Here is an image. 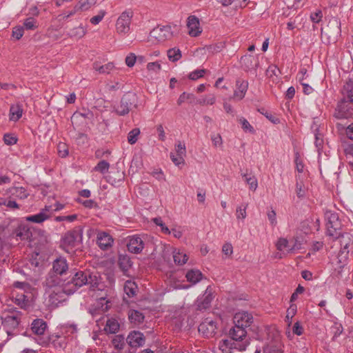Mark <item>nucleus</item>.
I'll return each instance as SVG.
<instances>
[{
  "instance_id": "f257e3e1",
  "label": "nucleus",
  "mask_w": 353,
  "mask_h": 353,
  "mask_svg": "<svg viewBox=\"0 0 353 353\" xmlns=\"http://www.w3.org/2000/svg\"><path fill=\"white\" fill-rule=\"evenodd\" d=\"M52 269L54 274H50L46 279L45 282V296H48L49 301L52 304H57L59 301L57 297L62 289L61 288V281L58 275H62L65 273L68 269V265L65 259L59 257L54 261Z\"/></svg>"
},
{
  "instance_id": "f03ea898",
  "label": "nucleus",
  "mask_w": 353,
  "mask_h": 353,
  "mask_svg": "<svg viewBox=\"0 0 353 353\" xmlns=\"http://www.w3.org/2000/svg\"><path fill=\"white\" fill-rule=\"evenodd\" d=\"M100 280L101 278L97 272L90 273L89 271H79L74 275L71 281L67 283V285L62 289V291L65 293L72 294L77 289L86 284L90 285L93 288H97Z\"/></svg>"
},
{
  "instance_id": "7ed1b4c3",
  "label": "nucleus",
  "mask_w": 353,
  "mask_h": 353,
  "mask_svg": "<svg viewBox=\"0 0 353 353\" xmlns=\"http://www.w3.org/2000/svg\"><path fill=\"white\" fill-rule=\"evenodd\" d=\"M176 30V26H158L150 32V40L157 43H162L170 40L177 34Z\"/></svg>"
},
{
  "instance_id": "20e7f679",
  "label": "nucleus",
  "mask_w": 353,
  "mask_h": 353,
  "mask_svg": "<svg viewBox=\"0 0 353 353\" xmlns=\"http://www.w3.org/2000/svg\"><path fill=\"white\" fill-rule=\"evenodd\" d=\"M303 239L299 236H293L290 240L286 238H279L276 243L279 251L286 254H294L303 248Z\"/></svg>"
},
{
  "instance_id": "39448f33",
  "label": "nucleus",
  "mask_w": 353,
  "mask_h": 353,
  "mask_svg": "<svg viewBox=\"0 0 353 353\" xmlns=\"http://www.w3.org/2000/svg\"><path fill=\"white\" fill-rule=\"evenodd\" d=\"M248 344L242 341H234L230 338L221 339L218 343L216 353H240L246 350Z\"/></svg>"
},
{
  "instance_id": "423d86ee",
  "label": "nucleus",
  "mask_w": 353,
  "mask_h": 353,
  "mask_svg": "<svg viewBox=\"0 0 353 353\" xmlns=\"http://www.w3.org/2000/svg\"><path fill=\"white\" fill-rule=\"evenodd\" d=\"M20 316L21 314L18 311H12L3 314L2 325L8 336H12L17 334Z\"/></svg>"
},
{
  "instance_id": "0eeeda50",
  "label": "nucleus",
  "mask_w": 353,
  "mask_h": 353,
  "mask_svg": "<svg viewBox=\"0 0 353 353\" xmlns=\"http://www.w3.org/2000/svg\"><path fill=\"white\" fill-rule=\"evenodd\" d=\"M325 219L326 221L327 234L334 238H338L341 234L340 230L341 226L338 214L331 210H326Z\"/></svg>"
},
{
  "instance_id": "6e6552de",
  "label": "nucleus",
  "mask_w": 353,
  "mask_h": 353,
  "mask_svg": "<svg viewBox=\"0 0 353 353\" xmlns=\"http://www.w3.org/2000/svg\"><path fill=\"white\" fill-rule=\"evenodd\" d=\"M82 230H74L66 232L62 239V246L66 252H70L69 249L74 248L82 241Z\"/></svg>"
},
{
  "instance_id": "1a4fd4ad",
  "label": "nucleus",
  "mask_w": 353,
  "mask_h": 353,
  "mask_svg": "<svg viewBox=\"0 0 353 353\" xmlns=\"http://www.w3.org/2000/svg\"><path fill=\"white\" fill-rule=\"evenodd\" d=\"M132 16L133 13L130 10H125L120 14L115 24L118 34L125 35L130 32Z\"/></svg>"
},
{
  "instance_id": "9d476101",
  "label": "nucleus",
  "mask_w": 353,
  "mask_h": 353,
  "mask_svg": "<svg viewBox=\"0 0 353 353\" xmlns=\"http://www.w3.org/2000/svg\"><path fill=\"white\" fill-rule=\"evenodd\" d=\"M214 291L210 285L208 286L204 293L200 295L195 301V307L197 310L203 311L210 307L214 299Z\"/></svg>"
},
{
  "instance_id": "9b49d317",
  "label": "nucleus",
  "mask_w": 353,
  "mask_h": 353,
  "mask_svg": "<svg viewBox=\"0 0 353 353\" xmlns=\"http://www.w3.org/2000/svg\"><path fill=\"white\" fill-rule=\"evenodd\" d=\"M31 236L28 225L23 220H18L15 228L12 230L11 236L17 241L28 240Z\"/></svg>"
},
{
  "instance_id": "f8f14e48",
  "label": "nucleus",
  "mask_w": 353,
  "mask_h": 353,
  "mask_svg": "<svg viewBox=\"0 0 353 353\" xmlns=\"http://www.w3.org/2000/svg\"><path fill=\"white\" fill-rule=\"evenodd\" d=\"M136 97L133 94H128L123 97L120 103L114 107V111L120 116H124L129 113L131 107L135 102Z\"/></svg>"
},
{
  "instance_id": "ddd939ff",
  "label": "nucleus",
  "mask_w": 353,
  "mask_h": 353,
  "mask_svg": "<svg viewBox=\"0 0 353 353\" xmlns=\"http://www.w3.org/2000/svg\"><path fill=\"white\" fill-rule=\"evenodd\" d=\"M52 215V211L51 206L46 205L44 208H42L39 213L26 216V221L32 222L35 223H42L45 221L49 219Z\"/></svg>"
},
{
  "instance_id": "4468645a",
  "label": "nucleus",
  "mask_w": 353,
  "mask_h": 353,
  "mask_svg": "<svg viewBox=\"0 0 353 353\" xmlns=\"http://www.w3.org/2000/svg\"><path fill=\"white\" fill-rule=\"evenodd\" d=\"M216 329V323L210 318L205 319L199 326V332L206 337L212 336Z\"/></svg>"
},
{
  "instance_id": "2eb2a0df",
  "label": "nucleus",
  "mask_w": 353,
  "mask_h": 353,
  "mask_svg": "<svg viewBox=\"0 0 353 353\" xmlns=\"http://www.w3.org/2000/svg\"><path fill=\"white\" fill-rule=\"evenodd\" d=\"M233 320L235 325L246 328L252 324L253 316L248 312L241 311L234 314Z\"/></svg>"
},
{
  "instance_id": "dca6fc26",
  "label": "nucleus",
  "mask_w": 353,
  "mask_h": 353,
  "mask_svg": "<svg viewBox=\"0 0 353 353\" xmlns=\"http://www.w3.org/2000/svg\"><path fill=\"white\" fill-rule=\"evenodd\" d=\"M144 248V241L143 237L134 235L129 237L128 243V250L134 254L140 253Z\"/></svg>"
},
{
  "instance_id": "f3484780",
  "label": "nucleus",
  "mask_w": 353,
  "mask_h": 353,
  "mask_svg": "<svg viewBox=\"0 0 353 353\" xmlns=\"http://www.w3.org/2000/svg\"><path fill=\"white\" fill-rule=\"evenodd\" d=\"M188 34L191 37H198L202 32L199 20L195 16H190L187 19Z\"/></svg>"
},
{
  "instance_id": "a211bd4d",
  "label": "nucleus",
  "mask_w": 353,
  "mask_h": 353,
  "mask_svg": "<svg viewBox=\"0 0 353 353\" xmlns=\"http://www.w3.org/2000/svg\"><path fill=\"white\" fill-rule=\"evenodd\" d=\"M34 296V292H21L17 293L14 298V303L22 309H27L31 303Z\"/></svg>"
},
{
  "instance_id": "6ab92c4d",
  "label": "nucleus",
  "mask_w": 353,
  "mask_h": 353,
  "mask_svg": "<svg viewBox=\"0 0 353 353\" xmlns=\"http://www.w3.org/2000/svg\"><path fill=\"white\" fill-rule=\"evenodd\" d=\"M39 343L43 346L52 343L54 347L63 348L65 346V340L57 334H53L46 339H40Z\"/></svg>"
},
{
  "instance_id": "aec40b11",
  "label": "nucleus",
  "mask_w": 353,
  "mask_h": 353,
  "mask_svg": "<svg viewBox=\"0 0 353 353\" xmlns=\"http://www.w3.org/2000/svg\"><path fill=\"white\" fill-rule=\"evenodd\" d=\"M112 237L105 232H98L97 243L99 247L102 250H107L112 245Z\"/></svg>"
},
{
  "instance_id": "412c9836",
  "label": "nucleus",
  "mask_w": 353,
  "mask_h": 353,
  "mask_svg": "<svg viewBox=\"0 0 353 353\" xmlns=\"http://www.w3.org/2000/svg\"><path fill=\"white\" fill-rule=\"evenodd\" d=\"M248 88V82L243 79H237L236 81V90L234 92L232 98L236 100H241L244 98Z\"/></svg>"
},
{
  "instance_id": "4be33fe9",
  "label": "nucleus",
  "mask_w": 353,
  "mask_h": 353,
  "mask_svg": "<svg viewBox=\"0 0 353 353\" xmlns=\"http://www.w3.org/2000/svg\"><path fill=\"white\" fill-rule=\"evenodd\" d=\"M127 341L131 347H137L142 346L144 344L145 338L143 334L140 332L134 331L128 335Z\"/></svg>"
},
{
  "instance_id": "5701e85b",
  "label": "nucleus",
  "mask_w": 353,
  "mask_h": 353,
  "mask_svg": "<svg viewBox=\"0 0 353 353\" xmlns=\"http://www.w3.org/2000/svg\"><path fill=\"white\" fill-rule=\"evenodd\" d=\"M241 63L247 70H256L259 65L258 58L250 54L243 56L241 59Z\"/></svg>"
},
{
  "instance_id": "b1692460",
  "label": "nucleus",
  "mask_w": 353,
  "mask_h": 353,
  "mask_svg": "<svg viewBox=\"0 0 353 353\" xmlns=\"http://www.w3.org/2000/svg\"><path fill=\"white\" fill-rule=\"evenodd\" d=\"M350 239L345 240L343 236L341 240V250L339 252L338 258L339 263H344L347 259L349 254Z\"/></svg>"
},
{
  "instance_id": "393cba45",
  "label": "nucleus",
  "mask_w": 353,
  "mask_h": 353,
  "mask_svg": "<svg viewBox=\"0 0 353 353\" xmlns=\"http://www.w3.org/2000/svg\"><path fill=\"white\" fill-rule=\"evenodd\" d=\"M230 339H233L234 341H241L246 336V331L245 327L235 325L230 330Z\"/></svg>"
},
{
  "instance_id": "a878e982",
  "label": "nucleus",
  "mask_w": 353,
  "mask_h": 353,
  "mask_svg": "<svg viewBox=\"0 0 353 353\" xmlns=\"http://www.w3.org/2000/svg\"><path fill=\"white\" fill-rule=\"evenodd\" d=\"M172 252L175 264L182 265L187 263L188 256L183 250L174 248Z\"/></svg>"
},
{
  "instance_id": "bb28decb",
  "label": "nucleus",
  "mask_w": 353,
  "mask_h": 353,
  "mask_svg": "<svg viewBox=\"0 0 353 353\" xmlns=\"http://www.w3.org/2000/svg\"><path fill=\"white\" fill-rule=\"evenodd\" d=\"M351 115V112L349 111L346 102H341L338 105L334 112V116L337 119H345L347 118Z\"/></svg>"
},
{
  "instance_id": "cd10ccee",
  "label": "nucleus",
  "mask_w": 353,
  "mask_h": 353,
  "mask_svg": "<svg viewBox=\"0 0 353 353\" xmlns=\"http://www.w3.org/2000/svg\"><path fill=\"white\" fill-rule=\"evenodd\" d=\"M23 114L22 105L19 103L13 104L10 108V120L17 121Z\"/></svg>"
},
{
  "instance_id": "c85d7f7f",
  "label": "nucleus",
  "mask_w": 353,
  "mask_h": 353,
  "mask_svg": "<svg viewBox=\"0 0 353 353\" xmlns=\"http://www.w3.org/2000/svg\"><path fill=\"white\" fill-rule=\"evenodd\" d=\"M47 327L46 323L42 319H34L32 323V330L37 335H42Z\"/></svg>"
},
{
  "instance_id": "c756f323",
  "label": "nucleus",
  "mask_w": 353,
  "mask_h": 353,
  "mask_svg": "<svg viewBox=\"0 0 353 353\" xmlns=\"http://www.w3.org/2000/svg\"><path fill=\"white\" fill-rule=\"evenodd\" d=\"M8 192L19 199H25L28 198L30 194L28 190L23 187H12L8 190Z\"/></svg>"
},
{
  "instance_id": "7c9ffc66",
  "label": "nucleus",
  "mask_w": 353,
  "mask_h": 353,
  "mask_svg": "<svg viewBox=\"0 0 353 353\" xmlns=\"http://www.w3.org/2000/svg\"><path fill=\"white\" fill-rule=\"evenodd\" d=\"M242 177L245 183L248 185L249 189L253 192L256 191L258 188V181L256 176L252 174L242 173Z\"/></svg>"
},
{
  "instance_id": "2f4dec72",
  "label": "nucleus",
  "mask_w": 353,
  "mask_h": 353,
  "mask_svg": "<svg viewBox=\"0 0 353 353\" xmlns=\"http://www.w3.org/2000/svg\"><path fill=\"white\" fill-rule=\"evenodd\" d=\"M185 277L188 281L196 284L202 279L203 274L199 270H190L186 273Z\"/></svg>"
},
{
  "instance_id": "473e14b6",
  "label": "nucleus",
  "mask_w": 353,
  "mask_h": 353,
  "mask_svg": "<svg viewBox=\"0 0 353 353\" xmlns=\"http://www.w3.org/2000/svg\"><path fill=\"white\" fill-rule=\"evenodd\" d=\"M97 0H79L74 6L77 12L86 11L97 3Z\"/></svg>"
},
{
  "instance_id": "72a5a7b5",
  "label": "nucleus",
  "mask_w": 353,
  "mask_h": 353,
  "mask_svg": "<svg viewBox=\"0 0 353 353\" xmlns=\"http://www.w3.org/2000/svg\"><path fill=\"white\" fill-rule=\"evenodd\" d=\"M124 291L126 295H128V297H133L137 291V284L131 281H127L125 283L124 285Z\"/></svg>"
},
{
  "instance_id": "f704fd0d",
  "label": "nucleus",
  "mask_w": 353,
  "mask_h": 353,
  "mask_svg": "<svg viewBox=\"0 0 353 353\" xmlns=\"http://www.w3.org/2000/svg\"><path fill=\"white\" fill-rule=\"evenodd\" d=\"M128 317L131 323L139 324L143 322L144 316L137 310H131L129 312Z\"/></svg>"
},
{
  "instance_id": "c9c22d12",
  "label": "nucleus",
  "mask_w": 353,
  "mask_h": 353,
  "mask_svg": "<svg viewBox=\"0 0 353 353\" xmlns=\"http://www.w3.org/2000/svg\"><path fill=\"white\" fill-rule=\"evenodd\" d=\"M216 102V96L214 94H209L203 96L196 101V103L202 105H212Z\"/></svg>"
},
{
  "instance_id": "e433bc0d",
  "label": "nucleus",
  "mask_w": 353,
  "mask_h": 353,
  "mask_svg": "<svg viewBox=\"0 0 353 353\" xmlns=\"http://www.w3.org/2000/svg\"><path fill=\"white\" fill-rule=\"evenodd\" d=\"M12 286L18 290L22 291V292H32L34 289L27 282L22 281H14Z\"/></svg>"
},
{
  "instance_id": "4c0bfd02",
  "label": "nucleus",
  "mask_w": 353,
  "mask_h": 353,
  "mask_svg": "<svg viewBox=\"0 0 353 353\" xmlns=\"http://www.w3.org/2000/svg\"><path fill=\"white\" fill-rule=\"evenodd\" d=\"M119 329V324L114 319H110L107 321L105 330L106 332L114 334Z\"/></svg>"
},
{
  "instance_id": "58836bf2",
  "label": "nucleus",
  "mask_w": 353,
  "mask_h": 353,
  "mask_svg": "<svg viewBox=\"0 0 353 353\" xmlns=\"http://www.w3.org/2000/svg\"><path fill=\"white\" fill-rule=\"evenodd\" d=\"M114 68L112 63H108L103 65H99V63H94L93 64V68L101 74H108Z\"/></svg>"
},
{
  "instance_id": "ea45409f",
  "label": "nucleus",
  "mask_w": 353,
  "mask_h": 353,
  "mask_svg": "<svg viewBox=\"0 0 353 353\" xmlns=\"http://www.w3.org/2000/svg\"><path fill=\"white\" fill-rule=\"evenodd\" d=\"M195 96L191 93L183 92L177 100L178 105H181L185 102L194 103L195 101Z\"/></svg>"
},
{
  "instance_id": "a19ab883",
  "label": "nucleus",
  "mask_w": 353,
  "mask_h": 353,
  "mask_svg": "<svg viewBox=\"0 0 353 353\" xmlns=\"http://www.w3.org/2000/svg\"><path fill=\"white\" fill-rule=\"evenodd\" d=\"M87 30L83 25L73 28L70 33V35L77 39L82 38L86 33Z\"/></svg>"
},
{
  "instance_id": "79ce46f5",
  "label": "nucleus",
  "mask_w": 353,
  "mask_h": 353,
  "mask_svg": "<svg viewBox=\"0 0 353 353\" xmlns=\"http://www.w3.org/2000/svg\"><path fill=\"white\" fill-rule=\"evenodd\" d=\"M168 57L171 61H177L181 58V50L176 48L168 50Z\"/></svg>"
},
{
  "instance_id": "37998d69",
  "label": "nucleus",
  "mask_w": 353,
  "mask_h": 353,
  "mask_svg": "<svg viewBox=\"0 0 353 353\" xmlns=\"http://www.w3.org/2000/svg\"><path fill=\"white\" fill-rule=\"evenodd\" d=\"M297 311V307L295 304H292L287 310V314L285 316V321L288 323V326H290L292 323V320L294 316L296 314Z\"/></svg>"
},
{
  "instance_id": "c03bdc74",
  "label": "nucleus",
  "mask_w": 353,
  "mask_h": 353,
  "mask_svg": "<svg viewBox=\"0 0 353 353\" xmlns=\"http://www.w3.org/2000/svg\"><path fill=\"white\" fill-rule=\"evenodd\" d=\"M119 265L123 271H127L131 266V261L128 256L122 255L119 258Z\"/></svg>"
},
{
  "instance_id": "a18cd8bd",
  "label": "nucleus",
  "mask_w": 353,
  "mask_h": 353,
  "mask_svg": "<svg viewBox=\"0 0 353 353\" xmlns=\"http://www.w3.org/2000/svg\"><path fill=\"white\" fill-rule=\"evenodd\" d=\"M140 134V130L139 128L132 129L128 134V141L130 144H134Z\"/></svg>"
},
{
  "instance_id": "49530a36",
  "label": "nucleus",
  "mask_w": 353,
  "mask_h": 353,
  "mask_svg": "<svg viewBox=\"0 0 353 353\" xmlns=\"http://www.w3.org/2000/svg\"><path fill=\"white\" fill-rule=\"evenodd\" d=\"M37 27V21L32 17L27 18L23 22V28L26 30H35Z\"/></svg>"
},
{
  "instance_id": "de8ad7c7",
  "label": "nucleus",
  "mask_w": 353,
  "mask_h": 353,
  "mask_svg": "<svg viewBox=\"0 0 353 353\" xmlns=\"http://www.w3.org/2000/svg\"><path fill=\"white\" fill-rule=\"evenodd\" d=\"M344 94L347 99L352 103H353V84L347 83L344 85L343 88Z\"/></svg>"
},
{
  "instance_id": "09e8293b",
  "label": "nucleus",
  "mask_w": 353,
  "mask_h": 353,
  "mask_svg": "<svg viewBox=\"0 0 353 353\" xmlns=\"http://www.w3.org/2000/svg\"><path fill=\"white\" fill-rule=\"evenodd\" d=\"M110 167V164L105 160L101 161L94 168V170L100 172L102 174H104L108 172Z\"/></svg>"
},
{
  "instance_id": "8fccbe9b",
  "label": "nucleus",
  "mask_w": 353,
  "mask_h": 353,
  "mask_svg": "<svg viewBox=\"0 0 353 353\" xmlns=\"http://www.w3.org/2000/svg\"><path fill=\"white\" fill-rule=\"evenodd\" d=\"M114 347L117 350H121L124 346V338L122 336L117 335L112 341Z\"/></svg>"
},
{
  "instance_id": "3c124183",
  "label": "nucleus",
  "mask_w": 353,
  "mask_h": 353,
  "mask_svg": "<svg viewBox=\"0 0 353 353\" xmlns=\"http://www.w3.org/2000/svg\"><path fill=\"white\" fill-rule=\"evenodd\" d=\"M85 121L83 119V116H81L80 112H75L71 117V122L75 125L83 124Z\"/></svg>"
},
{
  "instance_id": "603ef678",
  "label": "nucleus",
  "mask_w": 353,
  "mask_h": 353,
  "mask_svg": "<svg viewBox=\"0 0 353 353\" xmlns=\"http://www.w3.org/2000/svg\"><path fill=\"white\" fill-rule=\"evenodd\" d=\"M175 151L177 155L184 158L186 155V148L185 143L181 141H177L175 145Z\"/></svg>"
},
{
  "instance_id": "864d4df0",
  "label": "nucleus",
  "mask_w": 353,
  "mask_h": 353,
  "mask_svg": "<svg viewBox=\"0 0 353 353\" xmlns=\"http://www.w3.org/2000/svg\"><path fill=\"white\" fill-rule=\"evenodd\" d=\"M153 222L158 226L161 228V232L164 234H169L171 233V231L169 228L165 225L163 221H162L161 217H157L153 219Z\"/></svg>"
},
{
  "instance_id": "5fc2aeb1",
  "label": "nucleus",
  "mask_w": 353,
  "mask_h": 353,
  "mask_svg": "<svg viewBox=\"0 0 353 353\" xmlns=\"http://www.w3.org/2000/svg\"><path fill=\"white\" fill-rule=\"evenodd\" d=\"M206 70L204 69L195 70L188 75L190 79L195 81L203 77Z\"/></svg>"
},
{
  "instance_id": "6e6d98bb",
  "label": "nucleus",
  "mask_w": 353,
  "mask_h": 353,
  "mask_svg": "<svg viewBox=\"0 0 353 353\" xmlns=\"http://www.w3.org/2000/svg\"><path fill=\"white\" fill-rule=\"evenodd\" d=\"M239 121L245 132H249L250 133L254 132V128L250 124L247 119L243 117H241L239 118Z\"/></svg>"
},
{
  "instance_id": "4d7b16f0",
  "label": "nucleus",
  "mask_w": 353,
  "mask_h": 353,
  "mask_svg": "<svg viewBox=\"0 0 353 353\" xmlns=\"http://www.w3.org/2000/svg\"><path fill=\"white\" fill-rule=\"evenodd\" d=\"M57 150L59 157L64 158L68 155V147L64 143H59L57 145Z\"/></svg>"
},
{
  "instance_id": "13d9d810",
  "label": "nucleus",
  "mask_w": 353,
  "mask_h": 353,
  "mask_svg": "<svg viewBox=\"0 0 353 353\" xmlns=\"http://www.w3.org/2000/svg\"><path fill=\"white\" fill-rule=\"evenodd\" d=\"M77 12V11L76 10L75 8L74 7L73 9L71 10L70 11L61 13V14H59L58 16H57L56 20H57L58 21H61L65 20V19H68L69 17L73 16Z\"/></svg>"
},
{
  "instance_id": "bf43d9fd",
  "label": "nucleus",
  "mask_w": 353,
  "mask_h": 353,
  "mask_svg": "<svg viewBox=\"0 0 353 353\" xmlns=\"http://www.w3.org/2000/svg\"><path fill=\"white\" fill-rule=\"evenodd\" d=\"M212 144L216 148H221L223 145L222 137L219 134H211Z\"/></svg>"
},
{
  "instance_id": "052dcab7",
  "label": "nucleus",
  "mask_w": 353,
  "mask_h": 353,
  "mask_svg": "<svg viewBox=\"0 0 353 353\" xmlns=\"http://www.w3.org/2000/svg\"><path fill=\"white\" fill-rule=\"evenodd\" d=\"M105 14L106 12L105 10H100L97 15L94 16L90 19V23L93 25L99 24L102 21Z\"/></svg>"
},
{
  "instance_id": "680f3d73",
  "label": "nucleus",
  "mask_w": 353,
  "mask_h": 353,
  "mask_svg": "<svg viewBox=\"0 0 353 353\" xmlns=\"http://www.w3.org/2000/svg\"><path fill=\"white\" fill-rule=\"evenodd\" d=\"M246 208H247V205H245L243 207L242 205H239L236 208V216L237 219L243 220L246 218V216H247Z\"/></svg>"
},
{
  "instance_id": "e2e57ef3",
  "label": "nucleus",
  "mask_w": 353,
  "mask_h": 353,
  "mask_svg": "<svg viewBox=\"0 0 353 353\" xmlns=\"http://www.w3.org/2000/svg\"><path fill=\"white\" fill-rule=\"evenodd\" d=\"M77 218V216L76 214H72L68 216H56L54 219V221L57 222H61V221H68V222H73Z\"/></svg>"
},
{
  "instance_id": "0e129e2a",
  "label": "nucleus",
  "mask_w": 353,
  "mask_h": 353,
  "mask_svg": "<svg viewBox=\"0 0 353 353\" xmlns=\"http://www.w3.org/2000/svg\"><path fill=\"white\" fill-rule=\"evenodd\" d=\"M170 158L176 166H179L180 165H183L185 163L184 158L177 155V154H174V153H170Z\"/></svg>"
},
{
  "instance_id": "69168bd1",
  "label": "nucleus",
  "mask_w": 353,
  "mask_h": 353,
  "mask_svg": "<svg viewBox=\"0 0 353 353\" xmlns=\"http://www.w3.org/2000/svg\"><path fill=\"white\" fill-rule=\"evenodd\" d=\"M268 219L272 226L274 227L277 224L276 214L274 210H271L268 212Z\"/></svg>"
},
{
  "instance_id": "338daca9",
  "label": "nucleus",
  "mask_w": 353,
  "mask_h": 353,
  "mask_svg": "<svg viewBox=\"0 0 353 353\" xmlns=\"http://www.w3.org/2000/svg\"><path fill=\"white\" fill-rule=\"evenodd\" d=\"M62 332L65 334L70 333L73 334L77 332V327L74 324L64 325L62 327Z\"/></svg>"
},
{
  "instance_id": "774afa93",
  "label": "nucleus",
  "mask_w": 353,
  "mask_h": 353,
  "mask_svg": "<svg viewBox=\"0 0 353 353\" xmlns=\"http://www.w3.org/2000/svg\"><path fill=\"white\" fill-rule=\"evenodd\" d=\"M23 26H17L13 28L12 30V36L16 38V39H20L23 35Z\"/></svg>"
}]
</instances>
